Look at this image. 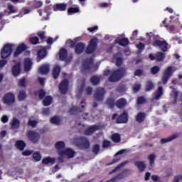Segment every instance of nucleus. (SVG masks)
<instances>
[{
    "label": "nucleus",
    "instance_id": "obj_1",
    "mask_svg": "<svg viewBox=\"0 0 182 182\" xmlns=\"http://www.w3.org/2000/svg\"><path fill=\"white\" fill-rule=\"evenodd\" d=\"M126 75V68L114 70L109 78L110 82H119Z\"/></svg>",
    "mask_w": 182,
    "mask_h": 182
},
{
    "label": "nucleus",
    "instance_id": "obj_2",
    "mask_svg": "<svg viewBox=\"0 0 182 182\" xmlns=\"http://www.w3.org/2000/svg\"><path fill=\"white\" fill-rule=\"evenodd\" d=\"M177 69L176 67L169 66L166 68V70L164 71V75L162 76V83L164 85H166L167 82L168 81V79L171 77V75H173V72H176Z\"/></svg>",
    "mask_w": 182,
    "mask_h": 182
},
{
    "label": "nucleus",
    "instance_id": "obj_3",
    "mask_svg": "<svg viewBox=\"0 0 182 182\" xmlns=\"http://www.w3.org/2000/svg\"><path fill=\"white\" fill-rule=\"evenodd\" d=\"M55 147L57 149V151L60 156L58 159V163H62V157H63V151H65V142L63 141H58L55 144Z\"/></svg>",
    "mask_w": 182,
    "mask_h": 182
},
{
    "label": "nucleus",
    "instance_id": "obj_4",
    "mask_svg": "<svg viewBox=\"0 0 182 182\" xmlns=\"http://www.w3.org/2000/svg\"><path fill=\"white\" fill-rule=\"evenodd\" d=\"M105 95H106L105 88L98 87L95 91L94 97H95L98 102H102V100L105 99Z\"/></svg>",
    "mask_w": 182,
    "mask_h": 182
},
{
    "label": "nucleus",
    "instance_id": "obj_5",
    "mask_svg": "<svg viewBox=\"0 0 182 182\" xmlns=\"http://www.w3.org/2000/svg\"><path fill=\"white\" fill-rule=\"evenodd\" d=\"M12 53V45L6 44L1 50V58L2 59H6L9 56H11Z\"/></svg>",
    "mask_w": 182,
    "mask_h": 182
},
{
    "label": "nucleus",
    "instance_id": "obj_6",
    "mask_svg": "<svg viewBox=\"0 0 182 182\" xmlns=\"http://www.w3.org/2000/svg\"><path fill=\"white\" fill-rule=\"evenodd\" d=\"M27 136L33 143H37L39 139H41V135H39V134L35 131L27 132Z\"/></svg>",
    "mask_w": 182,
    "mask_h": 182
},
{
    "label": "nucleus",
    "instance_id": "obj_7",
    "mask_svg": "<svg viewBox=\"0 0 182 182\" xmlns=\"http://www.w3.org/2000/svg\"><path fill=\"white\" fill-rule=\"evenodd\" d=\"M97 47V38H92L90 43L87 48L85 52L86 53H93Z\"/></svg>",
    "mask_w": 182,
    "mask_h": 182
},
{
    "label": "nucleus",
    "instance_id": "obj_8",
    "mask_svg": "<svg viewBox=\"0 0 182 182\" xmlns=\"http://www.w3.org/2000/svg\"><path fill=\"white\" fill-rule=\"evenodd\" d=\"M153 46H159L163 52H167V46L168 43L166 41L155 40Z\"/></svg>",
    "mask_w": 182,
    "mask_h": 182
},
{
    "label": "nucleus",
    "instance_id": "obj_9",
    "mask_svg": "<svg viewBox=\"0 0 182 182\" xmlns=\"http://www.w3.org/2000/svg\"><path fill=\"white\" fill-rule=\"evenodd\" d=\"M80 143L76 144L77 146H79L81 147V149H85L87 150L88 149H90V141H89V139L85 136H81L80 138Z\"/></svg>",
    "mask_w": 182,
    "mask_h": 182
},
{
    "label": "nucleus",
    "instance_id": "obj_10",
    "mask_svg": "<svg viewBox=\"0 0 182 182\" xmlns=\"http://www.w3.org/2000/svg\"><path fill=\"white\" fill-rule=\"evenodd\" d=\"M3 102L5 105L10 106L11 103L15 102V95L11 92L6 94L3 98Z\"/></svg>",
    "mask_w": 182,
    "mask_h": 182
},
{
    "label": "nucleus",
    "instance_id": "obj_11",
    "mask_svg": "<svg viewBox=\"0 0 182 182\" xmlns=\"http://www.w3.org/2000/svg\"><path fill=\"white\" fill-rule=\"evenodd\" d=\"M76 152L71 149L66 148L63 152L62 161H63V157H68V159H72L75 157Z\"/></svg>",
    "mask_w": 182,
    "mask_h": 182
},
{
    "label": "nucleus",
    "instance_id": "obj_12",
    "mask_svg": "<svg viewBox=\"0 0 182 182\" xmlns=\"http://www.w3.org/2000/svg\"><path fill=\"white\" fill-rule=\"evenodd\" d=\"M59 55L60 60L65 62H70V59H72V57H68V51L64 48L60 50Z\"/></svg>",
    "mask_w": 182,
    "mask_h": 182
},
{
    "label": "nucleus",
    "instance_id": "obj_13",
    "mask_svg": "<svg viewBox=\"0 0 182 182\" xmlns=\"http://www.w3.org/2000/svg\"><path fill=\"white\" fill-rule=\"evenodd\" d=\"M134 164L136 167L138 168L139 171H140L141 173H143V171L146 170V167H147V166L146 165V162L141 161H134Z\"/></svg>",
    "mask_w": 182,
    "mask_h": 182
},
{
    "label": "nucleus",
    "instance_id": "obj_14",
    "mask_svg": "<svg viewBox=\"0 0 182 182\" xmlns=\"http://www.w3.org/2000/svg\"><path fill=\"white\" fill-rule=\"evenodd\" d=\"M68 80L65 79L62 81L59 86V90L61 92V93L65 94L68 92Z\"/></svg>",
    "mask_w": 182,
    "mask_h": 182
},
{
    "label": "nucleus",
    "instance_id": "obj_15",
    "mask_svg": "<svg viewBox=\"0 0 182 182\" xmlns=\"http://www.w3.org/2000/svg\"><path fill=\"white\" fill-rule=\"evenodd\" d=\"M178 137V135L177 134H175L171 136H168V138L161 139V144H164L165 143H170V141H173L175 139H177Z\"/></svg>",
    "mask_w": 182,
    "mask_h": 182
},
{
    "label": "nucleus",
    "instance_id": "obj_16",
    "mask_svg": "<svg viewBox=\"0 0 182 182\" xmlns=\"http://www.w3.org/2000/svg\"><path fill=\"white\" fill-rule=\"evenodd\" d=\"M98 129L99 127L96 125L92 126L85 130V136H90V134H93L96 130H98Z\"/></svg>",
    "mask_w": 182,
    "mask_h": 182
},
{
    "label": "nucleus",
    "instance_id": "obj_17",
    "mask_svg": "<svg viewBox=\"0 0 182 182\" xmlns=\"http://www.w3.org/2000/svg\"><path fill=\"white\" fill-rule=\"evenodd\" d=\"M129 163V161H125L124 162H122V164H120L119 165L117 166L114 169H112L109 174H113L114 173H117V171H119L122 167H124L125 165H127Z\"/></svg>",
    "mask_w": 182,
    "mask_h": 182
},
{
    "label": "nucleus",
    "instance_id": "obj_18",
    "mask_svg": "<svg viewBox=\"0 0 182 182\" xmlns=\"http://www.w3.org/2000/svg\"><path fill=\"white\" fill-rule=\"evenodd\" d=\"M23 50H26V46H25V44H21L17 47V49L14 53V56H19Z\"/></svg>",
    "mask_w": 182,
    "mask_h": 182
},
{
    "label": "nucleus",
    "instance_id": "obj_19",
    "mask_svg": "<svg viewBox=\"0 0 182 182\" xmlns=\"http://www.w3.org/2000/svg\"><path fill=\"white\" fill-rule=\"evenodd\" d=\"M114 59L115 60L117 66H122V63H123V60L122 59V54L120 53H117L114 56Z\"/></svg>",
    "mask_w": 182,
    "mask_h": 182
},
{
    "label": "nucleus",
    "instance_id": "obj_20",
    "mask_svg": "<svg viewBox=\"0 0 182 182\" xmlns=\"http://www.w3.org/2000/svg\"><path fill=\"white\" fill-rule=\"evenodd\" d=\"M127 112H124L120 115L117 119V123H127Z\"/></svg>",
    "mask_w": 182,
    "mask_h": 182
},
{
    "label": "nucleus",
    "instance_id": "obj_21",
    "mask_svg": "<svg viewBox=\"0 0 182 182\" xmlns=\"http://www.w3.org/2000/svg\"><path fill=\"white\" fill-rule=\"evenodd\" d=\"M38 72L41 75H46V73H49V65H43L38 69Z\"/></svg>",
    "mask_w": 182,
    "mask_h": 182
},
{
    "label": "nucleus",
    "instance_id": "obj_22",
    "mask_svg": "<svg viewBox=\"0 0 182 182\" xmlns=\"http://www.w3.org/2000/svg\"><path fill=\"white\" fill-rule=\"evenodd\" d=\"M12 73L14 76H18L21 73V63H17L13 67Z\"/></svg>",
    "mask_w": 182,
    "mask_h": 182
},
{
    "label": "nucleus",
    "instance_id": "obj_23",
    "mask_svg": "<svg viewBox=\"0 0 182 182\" xmlns=\"http://www.w3.org/2000/svg\"><path fill=\"white\" fill-rule=\"evenodd\" d=\"M24 69L27 72L32 69V60L31 59L26 58L24 60Z\"/></svg>",
    "mask_w": 182,
    "mask_h": 182
},
{
    "label": "nucleus",
    "instance_id": "obj_24",
    "mask_svg": "<svg viewBox=\"0 0 182 182\" xmlns=\"http://www.w3.org/2000/svg\"><path fill=\"white\" fill-rule=\"evenodd\" d=\"M56 161V159L55 158L51 157H47L46 159H43L42 160L43 164H55V162Z\"/></svg>",
    "mask_w": 182,
    "mask_h": 182
},
{
    "label": "nucleus",
    "instance_id": "obj_25",
    "mask_svg": "<svg viewBox=\"0 0 182 182\" xmlns=\"http://www.w3.org/2000/svg\"><path fill=\"white\" fill-rule=\"evenodd\" d=\"M84 49H85V44L83 43H80L77 44L75 47V53L77 55H80V53H82V52H83Z\"/></svg>",
    "mask_w": 182,
    "mask_h": 182
},
{
    "label": "nucleus",
    "instance_id": "obj_26",
    "mask_svg": "<svg viewBox=\"0 0 182 182\" xmlns=\"http://www.w3.org/2000/svg\"><path fill=\"white\" fill-rule=\"evenodd\" d=\"M145 119H146V113L144 112H139L136 115V122H138V123H143Z\"/></svg>",
    "mask_w": 182,
    "mask_h": 182
},
{
    "label": "nucleus",
    "instance_id": "obj_27",
    "mask_svg": "<svg viewBox=\"0 0 182 182\" xmlns=\"http://www.w3.org/2000/svg\"><path fill=\"white\" fill-rule=\"evenodd\" d=\"M19 126H21V122H19L18 119L14 118L11 122V127L13 130H15V129H19Z\"/></svg>",
    "mask_w": 182,
    "mask_h": 182
},
{
    "label": "nucleus",
    "instance_id": "obj_28",
    "mask_svg": "<svg viewBox=\"0 0 182 182\" xmlns=\"http://www.w3.org/2000/svg\"><path fill=\"white\" fill-rule=\"evenodd\" d=\"M116 43L121 45V46H126L129 45V40L127 38H117Z\"/></svg>",
    "mask_w": 182,
    "mask_h": 182
},
{
    "label": "nucleus",
    "instance_id": "obj_29",
    "mask_svg": "<svg viewBox=\"0 0 182 182\" xmlns=\"http://www.w3.org/2000/svg\"><path fill=\"white\" fill-rule=\"evenodd\" d=\"M161 96H163V87H159L158 90L155 92V97L154 99L159 100Z\"/></svg>",
    "mask_w": 182,
    "mask_h": 182
},
{
    "label": "nucleus",
    "instance_id": "obj_30",
    "mask_svg": "<svg viewBox=\"0 0 182 182\" xmlns=\"http://www.w3.org/2000/svg\"><path fill=\"white\" fill-rule=\"evenodd\" d=\"M93 65L92 58H87L84 63V69H90Z\"/></svg>",
    "mask_w": 182,
    "mask_h": 182
},
{
    "label": "nucleus",
    "instance_id": "obj_31",
    "mask_svg": "<svg viewBox=\"0 0 182 182\" xmlns=\"http://www.w3.org/2000/svg\"><path fill=\"white\" fill-rule=\"evenodd\" d=\"M150 167H154V161H156V154H151L148 156Z\"/></svg>",
    "mask_w": 182,
    "mask_h": 182
},
{
    "label": "nucleus",
    "instance_id": "obj_32",
    "mask_svg": "<svg viewBox=\"0 0 182 182\" xmlns=\"http://www.w3.org/2000/svg\"><path fill=\"white\" fill-rule=\"evenodd\" d=\"M60 73V67L59 65H55L53 71V75L54 79H57Z\"/></svg>",
    "mask_w": 182,
    "mask_h": 182
},
{
    "label": "nucleus",
    "instance_id": "obj_33",
    "mask_svg": "<svg viewBox=\"0 0 182 182\" xmlns=\"http://www.w3.org/2000/svg\"><path fill=\"white\" fill-rule=\"evenodd\" d=\"M116 106L119 109H122V107H124L126 106V100L124 98H122L119 100L116 103Z\"/></svg>",
    "mask_w": 182,
    "mask_h": 182
},
{
    "label": "nucleus",
    "instance_id": "obj_34",
    "mask_svg": "<svg viewBox=\"0 0 182 182\" xmlns=\"http://www.w3.org/2000/svg\"><path fill=\"white\" fill-rule=\"evenodd\" d=\"M60 122H61L60 117L58 116H54L50 119V123L52 124H56V125L60 124Z\"/></svg>",
    "mask_w": 182,
    "mask_h": 182
},
{
    "label": "nucleus",
    "instance_id": "obj_35",
    "mask_svg": "<svg viewBox=\"0 0 182 182\" xmlns=\"http://www.w3.org/2000/svg\"><path fill=\"white\" fill-rule=\"evenodd\" d=\"M153 89H154V84H153V82L150 80L147 81L145 88L146 92H150V90H153Z\"/></svg>",
    "mask_w": 182,
    "mask_h": 182
},
{
    "label": "nucleus",
    "instance_id": "obj_36",
    "mask_svg": "<svg viewBox=\"0 0 182 182\" xmlns=\"http://www.w3.org/2000/svg\"><path fill=\"white\" fill-rule=\"evenodd\" d=\"M66 4H58L55 5L56 9H54V11H65L66 9Z\"/></svg>",
    "mask_w": 182,
    "mask_h": 182
},
{
    "label": "nucleus",
    "instance_id": "obj_37",
    "mask_svg": "<svg viewBox=\"0 0 182 182\" xmlns=\"http://www.w3.org/2000/svg\"><path fill=\"white\" fill-rule=\"evenodd\" d=\"M16 146L17 147V149H18V150H23L25 149V142H23V141H17Z\"/></svg>",
    "mask_w": 182,
    "mask_h": 182
},
{
    "label": "nucleus",
    "instance_id": "obj_38",
    "mask_svg": "<svg viewBox=\"0 0 182 182\" xmlns=\"http://www.w3.org/2000/svg\"><path fill=\"white\" fill-rule=\"evenodd\" d=\"M112 141H114V143H120V140H121L120 134H114L112 136Z\"/></svg>",
    "mask_w": 182,
    "mask_h": 182
},
{
    "label": "nucleus",
    "instance_id": "obj_39",
    "mask_svg": "<svg viewBox=\"0 0 182 182\" xmlns=\"http://www.w3.org/2000/svg\"><path fill=\"white\" fill-rule=\"evenodd\" d=\"M171 96L174 99L173 105H176V103H177V97H178V92H177L176 90H173L172 92L171 93Z\"/></svg>",
    "mask_w": 182,
    "mask_h": 182
},
{
    "label": "nucleus",
    "instance_id": "obj_40",
    "mask_svg": "<svg viewBox=\"0 0 182 182\" xmlns=\"http://www.w3.org/2000/svg\"><path fill=\"white\" fill-rule=\"evenodd\" d=\"M43 103L45 106H49L52 103V97L50 96H47L46 98L43 100Z\"/></svg>",
    "mask_w": 182,
    "mask_h": 182
},
{
    "label": "nucleus",
    "instance_id": "obj_41",
    "mask_svg": "<svg viewBox=\"0 0 182 182\" xmlns=\"http://www.w3.org/2000/svg\"><path fill=\"white\" fill-rule=\"evenodd\" d=\"M156 60H159V62H161V60H163V59H164V58H166V54L161 53V52H159L156 56H155Z\"/></svg>",
    "mask_w": 182,
    "mask_h": 182
},
{
    "label": "nucleus",
    "instance_id": "obj_42",
    "mask_svg": "<svg viewBox=\"0 0 182 182\" xmlns=\"http://www.w3.org/2000/svg\"><path fill=\"white\" fill-rule=\"evenodd\" d=\"M33 157L35 161H41L42 159V156L41 155V152L36 151L33 154Z\"/></svg>",
    "mask_w": 182,
    "mask_h": 182
},
{
    "label": "nucleus",
    "instance_id": "obj_43",
    "mask_svg": "<svg viewBox=\"0 0 182 182\" xmlns=\"http://www.w3.org/2000/svg\"><path fill=\"white\" fill-rule=\"evenodd\" d=\"M92 153L94 154H99V152L100 151V145L95 144L92 146Z\"/></svg>",
    "mask_w": 182,
    "mask_h": 182
},
{
    "label": "nucleus",
    "instance_id": "obj_44",
    "mask_svg": "<svg viewBox=\"0 0 182 182\" xmlns=\"http://www.w3.org/2000/svg\"><path fill=\"white\" fill-rule=\"evenodd\" d=\"M26 99V92L25 91H20L18 94L19 100H25Z\"/></svg>",
    "mask_w": 182,
    "mask_h": 182
},
{
    "label": "nucleus",
    "instance_id": "obj_45",
    "mask_svg": "<svg viewBox=\"0 0 182 182\" xmlns=\"http://www.w3.org/2000/svg\"><path fill=\"white\" fill-rule=\"evenodd\" d=\"M99 82H100V78L97 76H94L91 78V83L94 85H97Z\"/></svg>",
    "mask_w": 182,
    "mask_h": 182
},
{
    "label": "nucleus",
    "instance_id": "obj_46",
    "mask_svg": "<svg viewBox=\"0 0 182 182\" xmlns=\"http://www.w3.org/2000/svg\"><path fill=\"white\" fill-rule=\"evenodd\" d=\"M46 56V50L41 49L38 51V58H41V59H43Z\"/></svg>",
    "mask_w": 182,
    "mask_h": 182
},
{
    "label": "nucleus",
    "instance_id": "obj_47",
    "mask_svg": "<svg viewBox=\"0 0 182 182\" xmlns=\"http://www.w3.org/2000/svg\"><path fill=\"white\" fill-rule=\"evenodd\" d=\"M29 41L32 45H37V43H39V38H38V37H31Z\"/></svg>",
    "mask_w": 182,
    "mask_h": 182
},
{
    "label": "nucleus",
    "instance_id": "obj_48",
    "mask_svg": "<svg viewBox=\"0 0 182 182\" xmlns=\"http://www.w3.org/2000/svg\"><path fill=\"white\" fill-rule=\"evenodd\" d=\"M7 6H8V9L9 11V14H15V12H16L15 7L12 4H8Z\"/></svg>",
    "mask_w": 182,
    "mask_h": 182
},
{
    "label": "nucleus",
    "instance_id": "obj_49",
    "mask_svg": "<svg viewBox=\"0 0 182 182\" xmlns=\"http://www.w3.org/2000/svg\"><path fill=\"white\" fill-rule=\"evenodd\" d=\"M159 71H160V67L159 66H154L151 69V73H152V75H156L159 73Z\"/></svg>",
    "mask_w": 182,
    "mask_h": 182
},
{
    "label": "nucleus",
    "instance_id": "obj_50",
    "mask_svg": "<svg viewBox=\"0 0 182 182\" xmlns=\"http://www.w3.org/2000/svg\"><path fill=\"white\" fill-rule=\"evenodd\" d=\"M78 112H80V109L76 107H73L70 109V113L71 114H76V113H78Z\"/></svg>",
    "mask_w": 182,
    "mask_h": 182
},
{
    "label": "nucleus",
    "instance_id": "obj_51",
    "mask_svg": "<svg viewBox=\"0 0 182 182\" xmlns=\"http://www.w3.org/2000/svg\"><path fill=\"white\" fill-rule=\"evenodd\" d=\"M107 105H108V106L110 109H112L113 106H114V99H108L107 101Z\"/></svg>",
    "mask_w": 182,
    "mask_h": 182
},
{
    "label": "nucleus",
    "instance_id": "obj_52",
    "mask_svg": "<svg viewBox=\"0 0 182 182\" xmlns=\"http://www.w3.org/2000/svg\"><path fill=\"white\" fill-rule=\"evenodd\" d=\"M18 85L21 87H25L26 86V80L25 78H21L18 81Z\"/></svg>",
    "mask_w": 182,
    "mask_h": 182
},
{
    "label": "nucleus",
    "instance_id": "obj_53",
    "mask_svg": "<svg viewBox=\"0 0 182 182\" xmlns=\"http://www.w3.org/2000/svg\"><path fill=\"white\" fill-rule=\"evenodd\" d=\"M28 124V126H31V127H36V124H38V121L29 119Z\"/></svg>",
    "mask_w": 182,
    "mask_h": 182
},
{
    "label": "nucleus",
    "instance_id": "obj_54",
    "mask_svg": "<svg viewBox=\"0 0 182 182\" xmlns=\"http://www.w3.org/2000/svg\"><path fill=\"white\" fill-rule=\"evenodd\" d=\"M78 41H80V38H77L76 39L73 41H68V44L70 45V46H75V45H76V42H77Z\"/></svg>",
    "mask_w": 182,
    "mask_h": 182
},
{
    "label": "nucleus",
    "instance_id": "obj_55",
    "mask_svg": "<svg viewBox=\"0 0 182 182\" xmlns=\"http://www.w3.org/2000/svg\"><path fill=\"white\" fill-rule=\"evenodd\" d=\"M79 12V8H70L68 9V14H76Z\"/></svg>",
    "mask_w": 182,
    "mask_h": 182
},
{
    "label": "nucleus",
    "instance_id": "obj_56",
    "mask_svg": "<svg viewBox=\"0 0 182 182\" xmlns=\"http://www.w3.org/2000/svg\"><path fill=\"white\" fill-rule=\"evenodd\" d=\"M140 87H141V85L140 84H135L133 87V90L136 93L140 90Z\"/></svg>",
    "mask_w": 182,
    "mask_h": 182
},
{
    "label": "nucleus",
    "instance_id": "obj_57",
    "mask_svg": "<svg viewBox=\"0 0 182 182\" xmlns=\"http://www.w3.org/2000/svg\"><path fill=\"white\" fill-rule=\"evenodd\" d=\"M134 75V76H141V75H143V70L141 69L136 70Z\"/></svg>",
    "mask_w": 182,
    "mask_h": 182
},
{
    "label": "nucleus",
    "instance_id": "obj_58",
    "mask_svg": "<svg viewBox=\"0 0 182 182\" xmlns=\"http://www.w3.org/2000/svg\"><path fill=\"white\" fill-rule=\"evenodd\" d=\"M109 146H110V141H107V140H104L103 143H102V147L104 149H106V148L109 147Z\"/></svg>",
    "mask_w": 182,
    "mask_h": 182
},
{
    "label": "nucleus",
    "instance_id": "obj_59",
    "mask_svg": "<svg viewBox=\"0 0 182 182\" xmlns=\"http://www.w3.org/2000/svg\"><path fill=\"white\" fill-rule=\"evenodd\" d=\"M50 112V110L49 109V108L43 109L42 113L43 116H48Z\"/></svg>",
    "mask_w": 182,
    "mask_h": 182
},
{
    "label": "nucleus",
    "instance_id": "obj_60",
    "mask_svg": "<svg viewBox=\"0 0 182 182\" xmlns=\"http://www.w3.org/2000/svg\"><path fill=\"white\" fill-rule=\"evenodd\" d=\"M146 102V100L143 97H139L137 100V105H143Z\"/></svg>",
    "mask_w": 182,
    "mask_h": 182
},
{
    "label": "nucleus",
    "instance_id": "obj_61",
    "mask_svg": "<svg viewBox=\"0 0 182 182\" xmlns=\"http://www.w3.org/2000/svg\"><path fill=\"white\" fill-rule=\"evenodd\" d=\"M136 48L141 51L143 50L144 49V43H139V44H136Z\"/></svg>",
    "mask_w": 182,
    "mask_h": 182
},
{
    "label": "nucleus",
    "instance_id": "obj_62",
    "mask_svg": "<svg viewBox=\"0 0 182 182\" xmlns=\"http://www.w3.org/2000/svg\"><path fill=\"white\" fill-rule=\"evenodd\" d=\"M33 153V151L26 150L23 152V156H31Z\"/></svg>",
    "mask_w": 182,
    "mask_h": 182
},
{
    "label": "nucleus",
    "instance_id": "obj_63",
    "mask_svg": "<svg viewBox=\"0 0 182 182\" xmlns=\"http://www.w3.org/2000/svg\"><path fill=\"white\" fill-rule=\"evenodd\" d=\"M85 92L87 95H92V92H93V88L88 87L86 90Z\"/></svg>",
    "mask_w": 182,
    "mask_h": 182
},
{
    "label": "nucleus",
    "instance_id": "obj_64",
    "mask_svg": "<svg viewBox=\"0 0 182 182\" xmlns=\"http://www.w3.org/2000/svg\"><path fill=\"white\" fill-rule=\"evenodd\" d=\"M34 5L36 8H41V6L43 5V3L42 1H35Z\"/></svg>",
    "mask_w": 182,
    "mask_h": 182
}]
</instances>
